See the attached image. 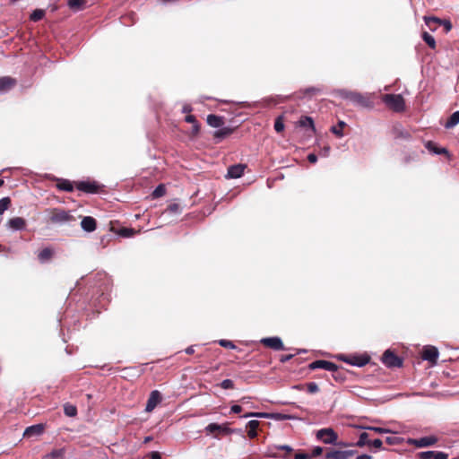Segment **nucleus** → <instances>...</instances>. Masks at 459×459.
<instances>
[{
	"label": "nucleus",
	"mask_w": 459,
	"mask_h": 459,
	"mask_svg": "<svg viewBox=\"0 0 459 459\" xmlns=\"http://www.w3.org/2000/svg\"><path fill=\"white\" fill-rule=\"evenodd\" d=\"M426 25L432 30V24H442L445 27L446 32L452 29V23L448 20H441L437 17H424Z\"/></svg>",
	"instance_id": "13"
},
{
	"label": "nucleus",
	"mask_w": 459,
	"mask_h": 459,
	"mask_svg": "<svg viewBox=\"0 0 459 459\" xmlns=\"http://www.w3.org/2000/svg\"><path fill=\"white\" fill-rule=\"evenodd\" d=\"M276 416H277V418H279V419H285V418H287V416H286V415H281V414H276Z\"/></svg>",
	"instance_id": "61"
},
{
	"label": "nucleus",
	"mask_w": 459,
	"mask_h": 459,
	"mask_svg": "<svg viewBox=\"0 0 459 459\" xmlns=\"http://www.w3.org/2000/svg\"><path fill=\"white\" fill-rule=\"evenodd\" d=\"M207 124L212 127L218 128V127H221L223 126L224 119L222 117H219L217 115L211 114V115H208V117H207Z\"/></svg>",
	"instance_id": "25"
},
{
	"label": "nucleus",
	"mask_w": 459,
	"mask_h": 459,
	"mask_svg": "<svg viewBox=\"0 0 459 459\" xmlns=\"http://www.w3.org/2000/svg\"><path fill=\"white\" fill-rule=\"evenodd\" d=\"M438 354V351L436 347L431 345L425 346L422 351V359L434 365L437 363Z\"/></svg>",
	"instance_id": "9"
},
{
	"label": "nucleus",
	"mask_w": 459,
	"mask_h": 459,
	"mask_svg": "<svg viewBox=\"0 0 459 459\" xmlns=\"http://www.w3.org/2000/svg\"><path fill=\"white\" fill-rule=\"evenodd\" d=\"M294 459H311V455L308 453H297Z\"/></svg>",
	"instance_id": "48"
},
{
	"label": "nucleus",
	"mask_w": 459,
	"mask_h": 459,
	"mask_svg": "<svg viewBox=\"0 0 459 459\" xmlns=\"http://www.w3.org/2000/svg\"><path fill=\"white\" fill-rule=\"evenodd\" d=\"M368 360V357L354 358V360L350 361V363L354 366L362 367L365 366Z\"/></svg>",
	"instance_id": "37"
},
{
	"label": "nucleus",
	"mask_w": 459,
	"mask_h": 459,
	"mask_svg": "<svg viewBox=\"0 0 459 459\" xmlns=\"http://www.w3.org/2000/svg\"><path fill=\"white\" fill-rule=\"evenodd\" d=\"M148 459H161V456L159 452L153 451L148 455Z\"/></svg>",
	"instance_id": "50"
},
{
	"label": "nucleus",
	"mask_w": 459,
	"mask_h": 459,
	"mask_svg": "<svg viewBox=\"0 0 459 459\" xmlns=\"http://www.w3.org/2000/svg\"><path fill=\"white\" fill-rule=\"evenodd\" d=\"M218 343L224 348L236 349V345L231 341L229 340L221 339L218 342Z\"/></svg>",
	"instance_id": "42"
},
{
	"label": "nucleus",
	"mask_w": 459,
	"mask_h": 459,
	"mask_svg": "<svg viewBox=\"0 0 459 459\" xmlns=\"http://www.w3.org/2000/svg\"><path fill=\"white\" fill-rule=\"evenodd\" d=\"M459 124V110L454 112L445 124V127L449 129Z\"/></svg>",
	"instance_id": "28"
},
{
	"label": "nucleus",
	"mask_w": 459,
	"mask_h": 459,
	"mask_svg": "<svg viewBox=\"0 0 459 459\" xmlns=\"http://www.w3.org/2000/svg\"><path fill=\"white\" fill-rule=\"evenodd\" d=\"M285 127L283 116H279L274 123V129L276 132L280 133L282 132Z\"/></svg>",
	"instance_id": "36"
},
{
	"label": "nucleus",
	"mask_w": 459,
	"mask_h": 459,
	"mask_svg": "<svg viewBox=\"0 0 459 459\" xmlns=\"http://www.w3.org/2000/svg\"><path fill=\"white\" fill-rule=\"evenodd\" d=\"M422 39L430 48H436V40L429 33L423 32Z\"/></svg>",
	"instance_id": "31"
},
{
	"label": "nucleus",
	"mask_w": 459,
	"mask_h": 459,
	"mask_svg": "<svg viewBox=\"0 0 459 459\" xmlns=\"http://www.w3.org/2000/svg\"><path fill=\"white\" fill-rule=\"evenodd\" d=\"M282 179H283V176L282 175L281 177L276 176L274 178H270L267 180V185H268V186L270 188L274 187V186H277V183L279 181H282Z\"/></svg>",
	"instance_id": "39"
},
{
	"label": "nucleus",
	"mask_w": 459,
	"mask_h": 459,
	"mask_svg": "<svg viewBox=\"0 0 459 459\" xmlns=\"http://www.w3.org/2000/svg\"><path fill=\"white\" fill-rule=\"evenodd\" d=\"M307 160L311 163H316L317 161V156L315 153H310L307 155Z\"/></svg>",
	"instance_id": "51"
},
{
	"label": "nucleus",
	"mask_w": 459,
	"mask_h": 459,
	"mask_svg": "<svg viewBox=\"0 0 459 459\" xmlns=\"http://www.w3.org/2000/svg\"><path fill=\"white\" fill-rule=\"evenodd\" d=\"M220 385L223 389H233L235 386L231 379H224Z\"/></svg>",
	"instance_id": "43"
},
{
	"label": "nucleus",
	"mask_w": 459,
	"mask_h": 459,
	"mask_svg": "<svg viewBox=\"0 0 459 459\" xmlns=\"http://www.w3.org/2000/svg\"><path fill=\"white\" fill-rule=\"evenodd\" d=\"M361 429H368V430H372V431H375L376 433H379V434H383V433H389L391 432L390 429H384V428H379V427H360Z\"/></svg>",
	"instance_id": "38"
},
{
	"label": "nucleus",
	"mask_w": 459,
	"mask_h": 459,
	"mask_svg": "<svg viewBox=\"0 0 459 459\" xmlns=\"http://www.w3.org/2000/svg\"><path fill=\"white\" fill-rule=\"evenodd\" d=\"M4 184V179H0V186H2Z\"/></svg>",
	"instance_id": "63"
},
{
	"label": "nucleus",
	"mask_w": 459,
	"mask_h": 459,
	"mask_svg": "<svg viewBox=\"0 0 459 459\" xmlns=\"http://www.w3.org/2000/svg\"><path fill=\"white\" fill-rule=\"evenodd\" d=\"M81 226L84 231L92 232L96 230L97 221L91 216H85L82 220Z\"/></svg>",
	"instance_id": "19"
},
{
	"label": "nucleus",
	"mask_w": 459,
	"mask_h": 459,
	"mask_svg": "<svg viewBox=\"0 0 459 459\" xmlns=\"http://www.w3.org/2000/svg\"><path fill=\"white\" fill-rule=\"evenodd\" d=\"M382 362L388 368H399L403 364L402 359L389 350L384 352Z\"/></svg>",
	"instance_id": "7"
},
{
	"label": "nucleus",
	"mask_w": 459,
	"mask_h": 459,
	"mask_svg": "<svg viewBox=\"0 0 459 459\" xmlns=\"http://www.w3.org/2000/svg\"><path fill=\"white\" fill-rule=\"evenodd\" d=\"M261 343L264 346L273 349L274 351L284 350L283 342L279 337L264 338L261 340Z\"/></svg>",
	"instance_id": "11"
},
{
	"label": "nucleus",
	"mask_w": 459,
	"mask_h": 459,
	"mask_svg": "<svg viewBox=\"0 0 459 459\" xmlns=\"http://www.w3.org/2000/svg\"><path fill=\"white\" fill-rule=\"evenodd\" d=\"M323 447L321 446H315L312 448L311 452L308 453L309 455H311V458L319 456L323 453Z\"/></svg>",
	"instance_id": "44"
},
{
	"label": "nucleus",
	"mask_w": 459,
	"mask_h": 459,
	"mask_svg": "<svg viewBox=\"0 0 459 459\" xmlns=\"http://www.w3.org/2000/svg\"><path fill=\"white\" fill-rule=\"evenodd\" d=\"M317 91H318V90L316 89V88H307L306 90V93H315V92H317Z\"/></svg>",
	"instance_id": "60"
},
{
	"label": "nucleus",
	"mask_w": 459,
	"mask_h": 459,
	"mask_svg": "<svg viewBox=\"0 0 459 459\" xmlns=\"http://www.w3.org/2000/svg\"><path fill=\"white\" fill-rule=\"evenodd\" d=\"M54 180L56 181V186L59 191H65L69 193L74 191V186L73 182H71L70 180L57 178H54Z\"/></svg>",
	"instance_id": "17"
},
{
	"label": "nucleus",
	"mask_w": 459,
	"mask_h": 459,
	"mask_svg": "<svg viewBox=\"0 0 459 459\" xmlns=\"http://www.w3.org/2000/svg\"><path fill=\"white\" fill-rule=\"evenodd\" d=\"M16 84L15 79L9 76L0 77V91H7Z\"/></svg>",
	"instance_id": "23"
},
{
	"label": "nucleus",
	"mask_w": 459,
	"mask_h": 459,
	"mask_svg": "<svg viewBox=\"0 0 459 459\" xmlns=\"http://www.w3.org/2000/svg\"><path fill=\"white\" fill-rule=\"evenodd\" d=\"M194 352H195V350H194V347H193V346H189V347H187V348L186 349V354L191 355V354H194Z\"/></svg>",
	"instance_id": "56"
},
{
	"label": "nucleus",
	"mask_w": 459,
	"mask_h": 459,
	"mask_svg": "<svg viewBox=\"0 0 459 459\" xmlns=\"http://www.w3.org/2000/svg\"><path fill=\"white\" fill-rule=\"evenodd\" d=\"M435 437H423L418 439H409V444H412L417 447H427L433 446L437 442Z\"/></svg>",
	"instance_id": "14"
},
{
	"label": "nucleus",
	"mask_w": 459,
	"mask_h": 459,
	"mask_svg": "<svg viewBox=\"0 0 459 459\" xmlns=\"http://www.w3.org/2000/svg\"><path fill=\"white\" fill-rule=\"evenodd\" d=\"M7 224L14 230H22L26 227V221L22 217H14L10 219Z\"/></svg>",
	"instance_id": "22"
},
{
	"label": "nucleus",
	"mask_w": 459,
	"mask_h": 459,
	"mask_svg": "<svg viewBox=\"0 0 459 459\" xmlns=\"http://www.w3.org/2000/svg\"><path fill=\"white\" fill-rule=\"evenodd\" d=\"M86 3V0H68L67 5L74 11H81L85 8Z\"/></svg>",
	"instance_id": "27"
},
{
	"label": "nucleus",
	"mask_w": 459,
	"mask_h": 459,
	"mask_svg": "<svg viewBox=\"0 0 459 459\" xmlns=\"http://www.w3.org/2000/svg\"><path fill=\"white\" fill-rule=\"evenodd\" d=\"M345 125H346L345 122L339 121L338 126H332L331 131L336 136L342 137L343 136L342 128L345 126Z\"/></svg>",
	"instance_id": "32"
},
{
	"label": "nucleus",
	"mask_w": 459,
	"mask_h": 459,
	"mask_svg": "<svg viewBox=\"0 0 459 459\" xmlns=\"http://www.w3.org/2000/svg\"><path fill=\"white\" fill-rule=\"evenodd\" d=\"M355 454V450L330 449L325 454V459H349Z\"/></svg>",
	"instance_id": "8"
},
{
	"label": "nucleus",
	"mask_w": 459,
	"mask_h": 459,
	"mask_svg": "<svg viewBox=\"0 0 459 459\" xmlns=\"http://www.w3.org/2000/svg\"><path fill=\"white\" fill-rule=\"evenodd\" d=\"M330 151H331L330 146L329 145H325V146H324L323 148L320 149L319 155L321 157L326 158V157L329 156Z\"/></svg>",
	"instance_id": "45"
},
{
	"label": "nucleus",
	"mask_w": 459,
	"mask_h": 459,
	"mask_svg": "<svg viewBox=\"0 0 459 459\" xmlns=\"http://www.w3.org/2000/svg\"><path fill=\"white\" fill-rule=\"evenodd\" d=\"M307 392L309 394H316L318 392L319 388L316 383L310 382L306 385Z\"/></svg>",
	"instance_id": "40"
},
{
	"label": "nucleus",
	"mask_w": 459,
	"mask_h": 459,
	"mask_svg": "<svg viewBox=\"0 0 459 459\" xmlns=\"http://www.w3.org/2000/svg\"><path fill=\"white\" fill-rule=\"evenodd\" d=\"M293 356H294V354H292V353H290V352H289V355H288L289 359H290L291 357H293Z\"/></svg>",
	"instance_id": "64"
},
{
	"label": "nucleus",
	"mask_w": 459,
	"mask_h": 459,
	"mask_svg": "<svg viewBox=\"0 0 459 459\" xmlns=\"http://www.w3.org/2000/svg\"><path fill=\"white\" fill-rule=\"evenodd\" d=\"M230 410L233 413H239L242 411V407L240 405L235 404L231 407Z\"/></svg>",
	"instance_id": "52"
},
{
	"label": "nucleus",
	"mask_w": 459,
	"mask_h": 459,
	"mask_svg": "<svg viewBox=\"0 0 459 459\" xmlns=\"http://www.w3.org/2000/svg\"><path fill=\"white\" fill-rule=\"evenodd\" d=\"M245 169L246 165L244 164L232 165L228 169L227 177L230 178H238L244 174Z\"/></svg>",
	"instance_id": "16"
},
{
	"label": "nucleus",
	"mask_w": 459,
	"mask_h": 459,
	"mask_svg": "<svg viewBox=\"0 0 459 459\" xmlns=\"http://www.w3.org/2000/svg\"><path fill=\"white\" fill-rule=\"evenodd\" d=\"M369 434L367 432H362L359 437V440L356 443V446L359 447H363L366 445L369 446L370 440L368 439Z\"/></svg>",
	"instance_id": "30"
},
{
	"label": "nucleus",
	"mask_w": 459,
	"mask_h": 459,
	"mask_svg": "<svg viewBox=\"0 0 459 459\" xmlns=\"http://www.w3.org/2000/svg\"><path fill=\"white\" fill-rule=\"evenodd\" d=\"M309 368L311 369H316V368H322L330 372L335 373L338 369V366L334 364L333 362L327 361V360H316L313 361Z\"/></svg>",
	"instance_id": "10"
},
{
	"label": "nucleus",
	"mask_w": 459,
	"mask_h": 459,
	"mask_svg": "<svg viewBox=\"0 0 459 459\" xmlns=\"http://www.w3.org/2000/svg\"><path fill=\"white\" fill-rule=\"evenodd\" d=\"M383 102L392 110L402 112L405 109V101L401 94H385L382 97Z\"/></svg>",
	"instance_id": "4"
},
{
	"label": "nucleus",
	"mask_w": 459,
	"mask_h": 459,
	"mask_svg": "<svg viewBox=\"0 0 459 459\" xmlns=\"http://www.w3.org/2000/svg\"><path fill=\"white\" fill-rule=\"evenodd\" d=\"M297 124L299 126L309 130L311 133L315 132L314 121L310 117H301Z\"/></svg>",
	"instance_id": "24"
},
{
	"label": "nucleus",
	"mask_w": 459,
	"mask_h": 459,
	"mask_svg": "<svg viewBox=\"0 0 459 459\" xmlns=\"http://www.w3.org/2000/svg\"><path fill=\"white\" fill-rule=\"evenodd\" d=\"M420 459H448V455L441 451H425L419 454Z\"/></svg>",
	"instance_id": "15"
},
{
	"label": "nucleus",
	"mask_w": 459,
	"mask_h": 459,
	"mask_svg": "<svg viewBox=\"0 0 459 459\" xmlns=\"http://www.w3.org/2000/svg\"><path fill=\"white\" fill-rule=\"evenodd\" d=\"M199 130H200V126L199 124H194L193 125V134H197L199 133Z\"/></svg>",
	"instance_id": "53"
},
{
	"label": "nucleus",
	"mask_w": 459,
	"mask_h": 459,
	"mask_svg": "<svg viewBox=\"0 0 459 459\" xmlns=\"http://www.w3.org/2000/svg\"><path fill=\"white\" fill-rule=\"evenodd\" d=\"M185 121L193 125L198 123L194 115H187L185 118Z\"/></svg>",
	"instance_id": "49"
},
{
	"label": "nucleus",
	"mask_w": 459,
	"mask_h": 459,
	"mask_svg": "<svg viewBox=\"0 0 459 459\" xmlns=\"http://www.w3.org/2000/svg\"><path fill=\"white\" fill-rule=\"evenodd\" d=\"M165 187L163 185H159L152 193L154 197H160L165 194Z\"/></svg>",
	"instance_id": "41"
},
{
	"label": "nucleus",
	"mask_w": 459,
	"mask_h": 459,
	"mask_svg": "<svg viewBox=\"0 0 459 459\" xmlns=\"http://www.w3.org/2000/svg\"><path fill=\"white\" fill-rule=\"evenodd\" d=\"M45 427L43 424L32 425L24 430L23 436L26 437L40 436L44 432Z\"/></svg>",
	"instance_id": "18"
},
{
	"label": "nucleus",
	"mask_w": 459,
	"mask_h": 459,
	"mask_svg": "<svg viewBox=\"0 0 459 459\" xmlns=\"http://www.w3.org/2000/svg\"><path fill=\"white\" fill-rule=\"evenodd\" d=\"M75 187L82 192L87 194H99L103 191L104 186L96 181H77L74 182Z\"/></svg>",
	"instance_id": "5"
},
{
	"label": "nucleus",
	"mask_w": 459,
	"mask_h": 459,
	"mask_svg": "<svg viewBox=\"0 0 459 459\" xmlns=\"http://www.w3.org/2000/svg\"><path fill=\"white\" fill-rule=\"evenodd\" d=\"M338 95L346 100L351 101L352 104L371 109L374 108L375 93H365L362 94L358 91H352L348 90H340Z\"/></svg>",
	"instance_id": "1"
},
{
	"label": "nucleus",
	"mask_w": 459,
	"mask_h": 459,
	"mask_svg": "<svg viewBox=\"0 0 459 459\" xmlns=\"http://www.w3.org/2000/svg\"><path fill=\"white\" fill-rule=\"evenodd\" d=\"M233 129L230 127H223L214 132L213 138L215 140V143H219L223 139L227 138L233 133Z\"/></svg>",
	"instance_id": "21"
},
{
	"label": "nucleus",
	"mask_w": 459,
	"mask_h": 459,
	"mask_svg": "<svg viewBox=\"0 0 459 459\" xmlns=\"http://www.w3.org/2000/svg\"><path fill=\"white\" fill-rule=\"evenodd\" d=\"M55 255V251L51 247H45L38 254V259L41 264L49 262Z\"/></svg>",
	"instance_id": "20"
},
{
	"label": "nucleus",
	"mask_w": 459,
	"mask_h": 459,
	"mask_svg": "<svg viewBox=\"0 0 459 459\" xmlns=\"http://www.w3.org/2000/svg\"><path fill=\"white\" fill-rule=\"evenodd\" d=\"M266 414H264V413H248V414H246L245 417H249V416H257V417H263V416H265Z\"/></svg>",
	"instance_id": "59"
},
{
	"label": "nucleus",
	"mask_w": 459,
	"mask_h": 459,
	"mask_svg": "<svg viewBox=\"0 0 459 459\" xmlns=\"http://www.w3.org/2000/svg\"><path fill=\"white\" fill-rule=\"evenodd\" d=\"M122 235L125 237H130L132 235V230H124Z\"/></svg>",
	"instance_id": "55"
},
{
	"label": "nucleus",
	"mask_w": 459,
	"mask_h": 459,
	"mask_svg": "<svg viewBox=\"0 0 459 459\" xmlns=\"http://www.w3.org/2000/svg\"><path fill=\"white\" fill-rule=\"evenodd\" d=\"M259 427V421L252 420L247 422V436L250 438H254L257 436V429Z\"/></svg>",
	"instance_id": "26"
},
{
	"label": "nucleus",
	"mask_w": 459,
	"mask_h": 459,
	"mask_svg": "<svg viewBox=\"0 0 459 459\" xmlns=\"http://www.w3.org/2000/svg\"><path fill=\"white\" fill-rule=\"evenodd\" d=\"M10 197H4L0 199V214H3L11 206Z\"/></svg>",
	"instance_id": "33"
},
{
	"label": "nucleus",
	"mask_w": 459,
	"mask_h": 459,
	"mask_svg": "<svg viewBox=\"0 0 459 459\" xmlns=\"http://www.w3.org/2000/svg\"><path fill=\"white\" fill-rule=\"evenodd\" d=\"M49 221L54 224H62L74 221L75 218L69 211L62 208H50L47 210Z\"/></svg>",
	"instance_id": "2"
},
{
	"label": "nucleus",
	"mask_w": 459,
	"mask_h": 459,
	"mask_svg": "<svg viewBox=\"0 0 459 459\" xmlns=\"http://www.w3.org/2000/svg\"><path fill=\"white\" fill-rule=\"evenodd\" d=\"M152 440L151 437H146L144 439V443L150 442Z\"/></svg>",
	"instance_id": "62"
},
{
	"label": "nucleus",
	"mask_w": 459,
	"mask_h": 459,
	"mask_svg": "<svg viewBox=\"0 0 459 459\" xmlns=\"http://www.w3.org/2000/svg\"><path fill=\"white\" fill-rule=\"evenodd\" d=\"M369 446H372L373 447L377 449H382L383 442L381 439L377 438L372 441H370Z\"/></svg>",
	"instance_id": "46"
},
{
	"label": "nucleus",
	"mask_w": 459,
	"mask_h": 459,
	"mask_svg": "<svg viewBox=\"0 0 459 459\" xmlns=\"http://www.w3.org/2000/svg\"><path fill=\"white\" fill-rule=\"evenodd\" d=\"M316 437L326 445H337L342 446H352L351 444L343 442L337 443L338 435L332 428H325L317 430L316 433Z\"/></svg>",
	"instance_id": "3"
},
{
	"label": "nucleus",
	"mask_w": 459,
	"mask_h": 459,
	"mask_svg": "<svg viewBox=\"0 0 459 459\" xmlns=\"http://www.w3.org/2000/svg\"><path fill=\"white\" fill-rule=\"evenodd\" d=\"M425 147L430 152L435 154H445L447 153V150L445 148H439L437 147L434 143L432 142H427L425 144Z\"/></svg>",
	"instance_id": "29"
},
{
	"label": "nucleus",
	"mask_w": 459,
	"mask_h": 459,
	"mask_svg": "<svg viewBox=\"0 0 459 459\" xmlns=\"http://www.w3.org/2000/svg\"><path fill=\"white\" fill-rule=\"evenodd\" d=\"M355 459H371V456L368 455H358Z\"/></svg>",
	"instance_id": "58"
},
{
	"label": "nucleus",
	"mask_w": 459,
	"mask_h": 459,
	"mask_svg": "<svg viewBox=\"0 0 459 459\" xmlns=\"http://www.w3.org/2000/svg\"><path fill=\"white\" fill-rule=\"evenodd\" d=\"M205 432L207 435H213L214 437H219L220 436L230 434L232 430L227 424L210 423L205 427Z\"/></svg>",
	"instance_id": "6"
},
{
	"label": "nucleus",
	"mask_w": 459,
	"mask_h": 459,
	"mask_svg": "<svg viewBox=\"0 0 459 459\" xmlns=\"http://www.w3.org/2000/svg\"><path fill=\"white\" fill-rule=\"evenodd\" d=\"M45 15V11L41 9H36L33 11V13L30 14V20L33 22L40 21Z\"/></svg>",
	"instance_id": "35"
},
{
	"label": "nucleus",
	"mask_w": 459,
	"mask_h": 459,
	"mask_svg": "<svg viewBox=\"0 0 459 459\" xmlns=\"http://www.w3.org/2000/svg\"><path fill=\"white\" fill-rule=\"evenodd\" d=\"M64 411L66 416L74 417L77 414V409L74 405L65 404L64 407Z\"/></svg>",
	"instance_id": "34"
},
{
	"label": "nucleus",
	"mask_w": 459,
	"mask_h": 459,
	"mask_svg": "<svg viewBox=\"0 0 459 459\" xmlns=\"http://www.w3.org/2000/svg\"><path fill=\"white\" fill-rule=\"evenodd\" d=\"M192 111V108L189 105H186L183 107V112L184 113H189Z\"/></svg>",
	"instance_id": "57"
},
{
	"label": "nucleus",
	"mask_w": 459,
	"mask_h": 459,
	"mask_svg": "<svg viewBox=\"0 0 459 459\" xmlns=\"http://www.w3.org/2000/svg\"><path fill=\"white\" fill-rule=\"evenodd\" d=\"M179 206L177 204H170L169 206V210L171 212H177L178 210Z\"/></svg>",
	"instance_id": "54"
},
{
	"label": "nucleus",
	"mask_w": 459,
	"mask_h": 459,
	"mask_svg": "<svg viewBox=\"0 0 459 459\" xmlns=\"http://www.w3.org/2000/svg\"><path fill=\"white\" fill-rule=\"evenodd\" d=\"M385 441L389 445H395L400 443V439L397 437H387Z\"/></svg>",
	"instance_id": "47"
},
{
	"label": "nucleus",
	"mask_w": 459,
	"mask_h": 459,
	"mask_svg": "<svg viewBox=\"0 0 459 459\" xmlns=\"http://www.w3.org/2000/svg\"><path fill=\"white\" fill-rule=\"evenodd\" d=\"M161 402V395H160V393L157 390H154L151 393L148 400H147V403H146V407H145V411L147 412H151L154 410V408Z\"/></svg>",
	"instance_id": "12"
}]
</instances>
